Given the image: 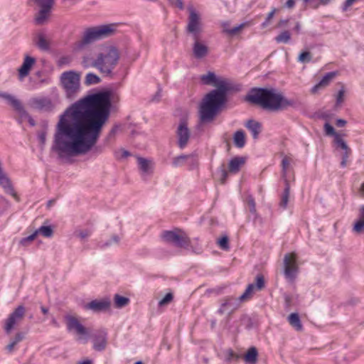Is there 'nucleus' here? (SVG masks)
<instances>
[{"instance_id": "60", "label": "nucleus", "mask_w": 364, "mask_h": 364, "mask_svg": "<svg viewBox=\"0 0 364 364\" xmlns=\"http://www.w3.org/2000/svg\"><path fill=\"white\" fill-rule=\"evenodd\" d=\"M168 1L171 6L176 7L180 10L184 9V4L183 0H168Z\"/></svg>"}, {"instance_id": "53", "label": "nucleus", "mask_w": 364, "mask_h": 364, "mask_svg": "<svg viewBox=\"0 0 364 364\" xmlns=\"http://www.w3.org/2000/svg\"><path fill=\"white\" fill-rule=\"evenodd\" d=\"M276 11H277V9L275 8H273L272 9V11L267 14L265 20L261 24V27L262 28H266L269 24L270 20L273 18Z\"/></svg>"}, {"instance_id": "31", "label": "nucleus", "mask_w": 364, "mask_h": 364, "mask_svg": "<svg viewBox=\"0 0 364 364\" xmlns=\"http://www.w3.org/2000/svg\"><path fill=\"white\" fill-rule=\"evenodd\" d=\"M287 320L289 324L297 331L303 329V326L298 313H291L289 315Z\"/></svg>"}, {"instance_id": "10", "label": "nucleus", "mask_w": 364, "mask_h": 364, "mask_svg": "<svg viewBox=\"0 0 364 364\" xmlns=\"http://www.w3.org/2000/svg\"><path fill=\"white\" fill-rule=\"evenodd\" d=\"M188 10L189 16L186 31L191 34L193 39L200 38L203 31L200 16L192 6H188Z\"/></svg>"}, {"instance_id": "21", "label": "nucleus", "mask_w": 364, "mask_h": 364, "mask_svg": "<svg viewBox=\"0 0 364 364\" xmlns=\"http://www.w3.org/2000/svg\"><path fill=\"white\" fill-rule=\"evenodd\" d=\"M111 301L109 299L101 300L94 299L85 305V309L92 310L95 313L107 311L109 309Z\"/></svg>"}, {"instance_id": "15", "label": "nucleus", "mask_w": 364, "mask_h": 364, "mask_svg": "<svg viewBox=\"0 0 364 364\" xmlns=\"http://www.w3.org/2000/svg\"><path fill=\"white\" fill-rule=\"evenodd\" d=\"M25 314V306L19 305L9 315L4 326L6 334L9 335L11 333L15 326L23 318Z\"/></svg>"}, {"instance_id": "39", "label": "nucleus", "mask_w": 364, "mask_h": 364, "mask_svg": "<svg viewBox=\"0 0 364 364\" xmlns=\"http://www.w3.org/2000/svg\"><path fill=\"white\" fill-rule=\"evenodd\" d=\"M100 82H101V79L97 75H96L93 73H88L85 76L84 83L86 85H97V84L100 83Z\"/></svg>"}, {"instance_id": "20", "label": "nucleus", "mask_w": 364, "mask_h": 364, "mask_svg": "<svg viewBox=\"0 0 364 364\" xmlns=\"http://www.w3.org/2000/svg\"><path fill=\"white\" fill-rule=\"evenodd\" d=\"M215 89L212 90L225 98H228V95L230 92L237 90L233 84L221 77H219L215 85Z\"/></svg>"}, {"instance_id": "13", "label": "nucleus", "mask_w": 364, "mask_h": 364, "mask_svg": "<svg viewBox=\"0 0 364 364\" xmlns=\"http://www.w3.org/2000/svg\"><path fill=\"white\" fill-rule=\"evenodd\" d=\"M65 319L66 321L68 331H74L77 335L81 336L79 337L78 340H82L84 343H86L88 341L90 330L85 327L79 320L73 316L66 315Z\"/></svg>"}, {"instance_id": "62", "label": "nucleus", "mask_w": 364, "mask_h": 364, "mask_svg": "<svg viewBox=\"0 0 364 364\" xmlns=\"http://www.w3.org/2000/svg\"><path fill=\"white\" fill-rule=\"evenodd\" d=\"M38 138L41 144V147H43L46 141V132L42 131L38 133Z\"/></svg>"}, {"instance_id": "14", "label": "nucleus", "mask_w": 364, "mask_h": 364, "mask_svg": "<svg viewBox=\"0 0 364 364\" xmlns=\"http://www.w3.org/2000/svg\"><path fill=\"white\" fill-rule=\"evenodd\" d=\"M299 272L297 257L295 253L286 254L284 257V274L285 278L293 282Z\"/></svg>"}, {"instance_id": "43", "label": "nucleus", "mask_w": 364, "mask_h": 364, "mask_svg": "<svg viewBox=\"0 0 364 364\" xmlns=\"http://www.w3.org/2000/svg\"><path fill=\"white\" fill-rule=\"evenodd\" d=\"M217 243L219 245V247L223 250H228L230 249L229 237L226 235L220 237L218 240Z\"/></svg>"}, {"instance_id": "7", "label": "nucleus", "mask_w": 364, "mask_h": 364, "mask_svg": "<svg viewBox=\"0 0 364 364\" xmlns=\"http://www.w3.org/2000/svg\"><path fill=\"white\" fill-rule=\"evenodd\" d=\"M324 131L327 136L333 137V146L336 149H340L343 151L341 166V167H346L348 159L351 154V149L344 140L346 134L343 131L336 132L333 127L328 123L324 124Z\"/></svg>"}, {"instance_id": "23", "label": "nucleus", "mask_w": 364, "mask_h": 364, "mask_svg": "<svg viewBox=\"0 0 364 364\" xmlns=\"http://www.w3.org/2000/svg\"><path fill=\"white\" fill-rule=\"evenodd\" d=\"M244 125L250 132L254 139L259 138V134L262 131V125L260 122L253 119H250L245 122Z\"/></svg>"}, {"instance_id": "11", "label": "nucleus", "mask_w": 364, "mask_h": 364, "mask_svg": "<svg viewBox=\"0 0 364 364\" xmlns=\"http://www.w3.org/2000/svg\"><path fill=\"white\" fill-rule=\"evenodd\" d=\"M27 105L29 108L45 112H52L54 111L55 103L48 96L40 95L31 97Z\"/></svg>"}, {"instance_id": "44", "label": "nucleus", "mask_w": 364, "mask_h": 364, "mask_svg": "<svg viewBox=\"0 0 364 364\" xmlns=\"http://www.w3.org/2000/svg\"><path fill=\"white\" fill-rule=\"evenodd\" d=\"M311 60V55L309 51H302L298 57V61L302 63H309Z\"/></svg>"}, {"instance_id": "36", "label": "nucleus", "mask_w": 364, "mask_h": 364, "mask_svg": "<svg viewBox=\"0 0 364 364\" xmlns=\"http://www.w3.org/2000/svg\"><path fill=\"white\" fill-rule=\"evenodd\" d=\"M185 161L188 166L189 170H193L196 168L198 166V159L196 153L187 154Z\"/></svg>"}, {"instance_id": "52", "label": "nucleus", "mask_w": 364, "mask_h": 364, "mask_svg": "<svg viewBox=\"0 0 364 364\" xmlns=\"http://www.w3.org/2000/svg\"><path fill=\"white\" fill-rule=\"evenodd\" d=\"M37 235H38V232L35 231L31 235H28L27 237H23L20 240V244L23 245V246H26V245H27V244L29 242H31V241L34 240L36 239V237H37Z\"/></svg>"}, {"instance_id": "25", "label": "nucleus", "mask_w": 364, "mask_h": 364, "mask_svg": "<svg viewBox=\"0 0 364 364\" xmlns=\"http://www.w3.org/2000/svg\"><path fill=\"white\" fill-rule=\"evenodd\" d=\"M26 337V333L23 331H18L14 337L11 338L9 343L5 347V349L9 353H12L17 348L16 346L23 341Z\"/></svg>"}, {"instance_id": "8", "label": "nucleus", "mask_w": 364, "mask_h": 364, "mask_svg": "<svg viewBox=\"0 0 364 364\" xmlns=\"http://www.w3.org/2000/svg\"><path fill=\"white\" fill-rule=\"evenodd\" d=\"M161 237L164 242L172 244L176 247L185 250H191L192 247L190 238L179 228L173 230H164Z\"/></svg>"}, {"instance_id": "27", "label": "nucleus", "mask_w": 364, "mask_h": 364, "mask_svg": "<svg viewBox=\"0 0 364 364\" xmlns=\"http://www.w3.org/2000/svg\"><path fill=\"white\" fill-rule=\"evenodd\" d=\"M353 231L357 234L364 232V205L359 208L358 220L354 223Z\"/></svg>"}, {"instance_id": "29", "label": "nucleus", "mask_w": 364, "mask_h": 364, "mask_svg": "<svg viewBox=\"0 0 364 364\" xmlns=\"http://www.w3.org/2000/svg\"><path fill=\"white\" fill-rule=\"evenodd\" d=\"M234 145L239 149H242L246 144L245 133L242 129L237 130L232 136Z\"/></svg>"}, {"instance_id": "51", "label": "nucleus", "mask_w": 364, "mask_h": 364, "mask_svg": "<svg viewBox=\"0 0 364 364\" xmlns=\"http://www.w3.org/2000/svg\"><path fill=\"white\" fill-rule=\"evenodd\" d=\"M120 128H121L120 124H114L112 127V128L111 129V130L109 131V132L108 133V134L106 137V141H109L111 139L114 138Z\"/></svg>"}, {"instance_id": "34", "label": "nucleus", "mask_w": 364, "mask_h": 364, "mask_svg": "<svg viewBox=\"0 0 364 364\" xmlns=\"http://www.w3.org/2000/svg\"><path fill=\"white\" fill-rule=\"evenodd\" d=\"M240 358L241 356L235 353L231 348H229L224 352V361L227 363L237 362Z\"/></svg>"}, {"instance_id": "63", "label": "nucleus", "mask_w": 364, "mask_h": 364, "mask_svg": "<svg viewBox=\"0 0 364 364\" xmlns=\"http://www.w3.org/2000/svg\"><path fill=\"white\" fill-rule=\"evenodd\" d=\"M356 0H346L343 5V10L346 11Z\"/></svg>"}, {"instance_id": "49", "label": "nucleus", "mask_w": 364, "mask_h": 364, "mask_svg": "<svg viewBox=\"0 0 364 364\" xmlns=\"http://www.w3.org/2000/svg\"><path fill=\"white\" fill-rule=\"evenodd\" d=\"M245 26V23H240L230 29H224V32L228 33L230 36H234L240 31Z\"/></svg>"}, {"instance_id": "1", "label": "nucleus", "mask_w": 364, "mask_h": 364, "mask_svg": "<svg viewBox=\"0 0 364 364\" xmlns=\"http://www.w3.org/2000/svg\"><path fill=\"white\" fill-rule=\"evenodd\" d=\"M110 115H60L51 151L59 158L85 154L97 143Z\"/></svg>"}, {"instance_id": "41", "label": "nucleus", "mask_w": 364, "mask_h": 364, "mask_svg": "<svg viewBox=\"0 0 364 364\" xmlns=\"http://www.w3.org/2000/svg\"><path fill=\"white\" fill-rule=\"evenodd\" d=\"M38 235L41 234L45 237H51L53 235V229L50 225H42L38 230Z\"/></svg>"}, {"instance_id": "37", "label": "nucleus", "mask_w": 364, "mask_h": 364, "mask_svg": "<svg viewBox=\"0 0 364 364\" xmlns=\"http://www.w3.org/2000/svg\"><path fill=\"white\" fill-rule=\"evenodd\" d=\"M289 195H290V187H289V183L286 181L285 188L284 189V191H283V193L282 196V199L279 203V206L281 208H282L283 209H286L287 207Z\"/></svg>"}, {"instance_id": "46", "label": "nucleus", "mask_w": 364, "mask_h": 364, "mask_svg": "<svg viewBox=\"0 0 364 364\" xmlns=\"http://www.w3.org/2000/svg\"><path fill=\"white\" fill-rule=\"evenodd\" d=\"M173 299V295L172 293H167L159 301V306H163L171 303Z\"/></svg>"}, {"instance_id": "40", "label": "nucleus", "mask_w": 364, "mask_h": 364, "mask_svg": "<svg viewBox=\"0 0 364 364\" xmlns=\"http://www.w3.org/2000/svg\"><path fill=\"white\" fill-rule=\"evenodd\" d=\"M255 288V286L254 284H250L247 287L244 293L238 297L239 301L242 302V301H245L250 299L252 296V292H253Z\"/></svg>"}, {"instance_id": "54", "label": "nucleus", "mask_w": 364, "mask_h": 364, "mask_svg": "<svg viewBox=\"0 0 364 364\" xmlns=\"http://www.w3.org/2000/svg\"><path fill=\"white\" fill-rule=\"evenodd\" d=\"M256 284H255V288L258 290H261L264 287V279L262 274H258L256 277Z\"/></svg>"}, {"instance_id": "18", "label": "nucleus", "mask_w": 364, "mask_h": 364, "mask_svg": "<svg viewBox=\"0 0 364 364\" xmlns=\"http://www.w3.org/2000/svg\"><path fill=\"white\" fill-rule=\"evenodd\" d=\"M240 302L238 298L227 296L221 300L220 307L217 313L223 315L225 313L231 314L240 307Z\"/></svg>"}, {"instance_id": "59", "label": "nucleus", "mask_w": 364, "mask_h": 364, "mask_svg": "<svg viewBox=\"0 0 364 364\" xmlns=\"http://www.w3.org/2000/svg\"><path fill=\"white\" fill-rule=\"evenodd\" d=\"M161 92H162V88L161 85L159 84L157 86V91L152 96L151 101L152 102H159L161 98Z\"/></svg>"}, {"instance_id": "17", "label": "nucleus", "mask_w": 364, "mask_h": 364, "mask_svg": "<svg viewBox=\"0 0 364 364\" xmlns=\"http://www.w3.org/2000/svg\"><path fill=\"white\" fill-rule=\"evenodd\" d=\"M0 99L18 114H28L20 100L8 92H0Z\"/></svg>"}, {"instance_id": "3", "label": "nucleus", "mask_w": 364, "mask_h": 364, "mask_svg": "<svg viewBox=\"0 0 364 364\" xmlns=\"http://www.w3.org/2000/svg\"><path fill=\"white\" fill-rule=\"evenodd\" d=\"M250 105H257L263 110L271 112H284L289 107H294L296 102L286 97L274 88L252 87L245 97Z\"/></svg>"}, {"instance_id": "64", "label": "nucleus", "mask_w": 364, "mask_h": 364, "mask_svg": "<svg viewBox=\"0 0 364 364\" xmlns=\"http://www.w3.org/2000/svg\"><path fill=\"white\" fill-rule=\"evenodd\" d=\"M284 301L286 308H289L291 304V297L289 295L284 296Z\"/></svg>"}, {"instance_id": "58", "label": "nucleus", "mask_w": 364, "mask_h": 364, "mask_svg": "<svg viewBox=\"0 0 364 364\" xmlns=\"http://www.w3.org/2000/svg\"><path fill=\"white\" fill-rule=\"evenodd\" d=\"M218 171L220 173V181L222 183H225L226 181V179L228 176V173L226 171V169L224 167V165L223 164L218 169Z\"/></svg>"}, {"instance_id": "6", "label": "nucleus", "mask_w": 364, "mask_h": 364, "mask_svg": "<svg viewBox=\"0 0 364 364\" xmlns=\"http://www.w3.org/2000/svg\"><path fill=\"white\" fill-rule=\"evenodd\" d=\"M227 102L228 98L211 90L203 97L198 114H218L225 109Z\"/></svg>"}, {"instance_id": "33", "label": "nucleus", "mask_w": 364, "mask_h": 364, "mask_svg": "<svg viewBox=\"0 0 364 364\" xmlns=\"http://www.w3.org/2000/svg\"><path fill=\"white\" fill-rule=\"evenodd\" d=\"M137 162L139 168L143 173L148 174L151 173L150 161L145 158L137 156Z\"/></svg>"}, {"instance_id": "55", "label": "nucleus", "mask_w": 364, "mask_h": 364, "mask_svg": "<svg viewBox=\"0 0 364 364\" xmlns=\"http://www.w3.org/2000/svg\"><path fill=\"white\" fill-rule=\"evenodd\" d=\"M218 115H200V123L208 124L213 122Z\"/></svg>"}, {"instance_id": "42", "label": "nucleus", "mask_w": 364, "mask_h": 364, "mask_svg": "<svg viewBox=\"0 0 364 364\" xmlns=\"http://www.w3.org/2000/svg\"><path fill=\"white\" fill-rule=\"evenodd\" d=\"M291 38V33L289 31H284L275 37L277 43H287Z\"/></svg>"}, {"instance_id": "12", "label": "nucleus", "mask_w": 364, "mask_h": 364, "mask_svg": "<svg viewBox=\"0 0 364 364\" xmlns=\"http://www.w3.org/2000/svg\"><path fill=\"white\" fill-rule=\"evenodd\" d=\"M33 5L39 8L34 21L37 25H43L48 18L55 0H29Z\"/></svg>"}, {"instance_id": "32", "label": "nucleus", "mask_w": 364, "mask_h": 364, "mask_svg": "<svg viewBox=\"0 0 364 364\" xmlns=\"http://www.w3.org/2000/svg\"><path fill=\"white\" fill-rule=\"evenodd\" d=\"M219 77L215 73L208 71L205 75L200 76V81L203 85L215 86Z\"/></svg>"}, {"instance_id": "47", "label": "nucleus", "mask_w": 364, "mask_h": 364, "mask_svg": "<svg viewBox=\"0 0 364 364\" xmlns=\"http://www.w3.org/2000/svg\"><path fill=\"white\" fill-rule=\"evenodd\" d=\"M241 321L245 326V328L248 330L253 328L254 323L251 317L247 315H243L241 318Z\"/></svg>"}, {"instance_id": "61", "label": "nucleus", "mask_w": 364, "mask_h": 364, "mask_svg": "<svg viewBox=\"0 0 364 364\" xmlns=\"http://www.w3.org/2000/svg\"><path fill=\"white\" fill-rule=\"evenodd\" d=\"M289 166V160L287 158V156H284L282 161V168L283 176H286L287 170V168Z\"/></svg>"}, {"instance_id": "48", "label": "nucleus", "mask_w": 364, "mask_h": 364, "mask_svg": "<svg viewBox=\"0 0 364 364\" xmlns=\"http://www.w3.org/2000/svg\"><path fill=\"white\" fill-rule=\"evenodd\" d=\"M247 203L250 212L253 215L256 214L257 210L255 198L252 196H249L247 198Z\"/></svg>"}, {"instance_id": "35", "label": "nucleus", "mask_w": 364, "mask_h": 364, "mask_svg": "<svg viewBox=\"0 0 364 364\" xmlns=\"http://www.w3.org/2000/svg\"><path fill=\"white\" fill-rule=\"evenodd\" d=\"M338 75V71H331L325 74L320 79V87L328 86L330 82Z\"/></svg>"}, {"instance_id": "38", "label": "nucleus", "mask_w": 364, "mask_h": 364, "mask_svg": "<svg viewBox=\"0 0 364 364\" xmlns=\"http://www.w3.org/2000/svg\"><path fill=\"white\" fill-rule=\"evenodd\" d=\"M129 299L128 297L121 296L119 294H115L114 297V306L116 308L121 309L129 303Z\"/></svg>"}, {"instance_id": "9", "label": "nucleus", "mask_w": 364, "mask_h": 364, "mask_svg": "<svg viewBox=\"0 0 364 364\" xmlns=\"http://www.w3.org/2000/svg\"><path fill=\"white\" fill-rule=\"evenodd\" d=\"M60 80L67 97L73 98L80 90V75L75 71H67L62 74Z\"/></svg>"}, {"instance_id": "30", "label": "nucleus", "mask_w": 364, "mask_h": 364, "mask_svg": "<svg viewBox=\"0 0 364 364\" xmlns=\"http://www.w3.org/2000/svg\"><path fill=\"white\" fill-rule=\"evenodd\" d=\"M35 44L41 50L48 51L50 50V43L43 33H38L36 35Z\"/></svg>"}, {"instance_id": "5", "label": "nucleus", "mask_w": 364, "mask_h": 364, "mask_svg": "<svg viewBox=\"0 0 364 364\" xmlns=\"http://www.w3.org/2000/svg\"><path fill=\"white\" fill-rule=\"evenodd\" d=\"M114 33L112 24H103L88 28L85 31L82 39L75 43L76 48L79 50L82 49L86 45L109 37Z\"/></svg>"}, {"instance_id": "56", "label": "nucleus", "mask_w": 364, "mask_h": 364, "mask_svg": "<svg viewBox=\"0 0 364 364\" xmlns=\"http://www.w3.org/2000/svg\"><path fill=\"white\" fill-rule=\"evenodd\" d=\"M119 240H120L119 237L117 235H114L112 236L110 240H107L106 242H105L102 245V247H109V246L112 245L113 243L118 244Z\"/></svg>"}, {"instance_id": "50", "label": "nucleus", "mask_w": 364, "mask_h": 364, "mask_svg": "<svg viewBox=\"0 0 364 364\" xmlns=\"http://www.w3.org/2000/svg\"><path fill=\"white\" fill-rule=\"evenodd\" d=\"M186 158V154H181L180 156L175 157L173 159V162H172L173 166L175 167L182 166L184 163H186V161H185Z\"/></svg>"}, {"instance_id": "22", "label": "nucleus", "mask_w": 364, "mask_h": 364, "mask_svg": "<svg viewBox=\"0 0 364 364\" xmlns=\"http://www.w3.org/2000/svg\"><path fill=\"white\" fill-rule=\"evenodd\" d=\"M194 43L192 47L193 55L196 59L205 58L209 52L208 47L201 42L199 38L193 39Z\"/></svg>"}, {"instance_id": "19", "label": "nucleus", "mask_w": 364, "mask_h": 364, "mask_svg": "<svg viewBox=\"0 0 364 364\" xmlns=\"http://www.w3.org/2000/svg\"><path fill=\"white\" fill-rule=\"evenodd\" d=\"M176 135L178 138V146L181 149H184L188 142V140L191 136L190 130L188 128L187 124L186 122L182 121L179 124L177 131Z\"/></svg>"}, {"instance_id": "2", "label": "nucleus", "mask_w": 364, "mask_h": 364, "mask_svg": "<svg viewBox=\"0 0 364 364\" xmlns=\"http://www.w3.org/2000/svg\"><path fill=\"white\" fill-rule=\"evenodd\" d=\"M118 112L119 95L112 90H102L74 102L62 114H111Z\"/></svg>"}, {"instance_id": "28", "label": "nucleus", "mask_w": 364, "mask_h": 364, "mask_svg": "<svg viewBox=\"0 0 364 364\" xmlns=\"http://www.w3.org/2000/svg\"><path fill=\"white\" fill-rule=\"evenodd\" d=\"M246 364H257L258 360V350L256 347L252 346L243 355Z\"/></svg>"}, {"instance_id": "45", "label": "nucleus", "mask_w": 364, "mask_h": 364, "mask_svg": "<svg viewBox=\"0 0 364 364\" xmlns=\"http://www.w3.org/2000/svg\"><path fill=\"white\" fill-rule=\"evenodd\" d=\"M92 235V230L85 229L75 232V235L78 237L81 240L90 237Z\"/></svg>"}, {"instance_id": "26", "label": "nucleus", "mask_w": 364, "mask_h": 364, "mask_svg": "<svg viewBox=\"0 0 364 364\" xmlns=\"http://www.w3.org/2000/svg\"><path fill=\"white\" fill-rule=\"evenodd\" d=\"M245 163V158L235 156L230 159L228 164L229 171L232 173H237L240 171L241 166Z\"/></svg>"}, {"instance_id": "4", "label": "nucleus", "mask_w": 364, "mask_h": 364, "mask_svg": "<svg viewBox=\"0 0 364 364\" xmlns=\"http://www.w3.org/2000/svg\"><path fill=\"white\" fill-rule=\"evenodd\" d=\"M119 58L118 50L114 46H109L97 55V58L92 63V66L102 73L110 75L117 65Z\"/></svg>"}, {"instance_id": "24", "label": "nucleus", "mask_w": 364, "mask_h": 364, "mask_svg": "<svg viewBox=\"0 0 364 364\" xmlns=\"http://www.w3.org/2000/svg\"><path fill=\"white\" fill-rule=\"evenodd\" d=\"M36 63V59L33 57L26 55L21 67L18 68L19 77L23 78L26 77Z\"/></svg>"}, {"instance_id": "57", "label": "nucleus", "mask_w": 364, "mask_h": 364, "mask_svg": "<svg viewBox=\"0 0 364 364\" xmlns=\"http://www.w3.org/2000/svg\"><path fill=\"white\" fill-rule=\"evenodd\" d=\"M344 89L340 90L336 95V107L340 106L344 100Z\"/></svg>"}, {"instance_id": "16", "label": "nucleus", "mask_w": 364, "mask_h": 364, "mask_svg": "<svg viewBox=\"0 0 364 364\" xmlns=\"http://www.w3.org/2000/svg\"><path fill=\"white\" fill-rule=\"evenodd\" d=\"M92 339L93 343V349L98 352H102L105 350L108 343V333L107 331L101 328L95 331L92 333L89 334L88 338Z\"/></svg>"}]
</instances>
